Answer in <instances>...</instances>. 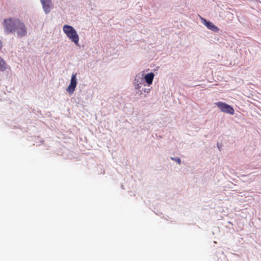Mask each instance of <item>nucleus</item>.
<instances>
[{"label":"nucleus","instance_id":"obj_2","mask_svg":"<svg viewBox=\"0 0 261 261\" xmlns=\"http://www.w3.org/2000/svg\"><path fill=\"white\" fill-rule=\"evenodd\" d=\"M146 86L142 79V72L137 74L133 82L135 94L141 96L145 93H148L150 91V88H146Z\"/></svg>","mask_w":261,"mask_h":261},{"label":"nucleus","instance_id":"obj_7","mask_svg":"<svg viewBox=\"0 0 261 261\" xmlns=\"http://www.w3.org/2000/svg\"><path fill=\"white\" fill-rule=\"evenodd\" d=\"M142 72L143 82H145L146 85L150 86L152 84V82L154 77V74L152 72H150L144 75L143 72Z\"/></svg>","mask_w":261,"mask_h":261},{"label":"nucleus","instance_id":"obj_11","mask_svg":"<svg viewBox=\"0 0 261 261\" xmlns=\"http://www.w3.org/2000/svg\"><path fill=\"white\" fill-rule=\"evenodd\" d=\"M2 42L0 40V49L2 48Z\"/></svg>","mask_w":261,"mask_h":261},{"label":"nucleus","instance_id":"obj_12","mask_svg":"<svg viewBox=\"0 0 261 261\" xmlns=\"http://www.w3.org/2000/svg\"><path fill=\"white\" fill-rule=\"evenodd\" d=\"M121 188H122V189H123V185H122V186H121Z\"/></svg>","mask_w":261,"mask_h":261},{"label":"nucleus","instance_id":"obj_1","mask_svg":"<svg viewBox=\"0 0 261 261\" xmlns=\"http://www.w3.org/2000/svg\"><path fill=\"white\" fill-rule=\"evenodd\" d=\"M4 30L7 33L16 35L18 38L27 36L28 29L25 24L18 19L9 18L4 21Z\"/></svg>","mask_w":261,"mask_h":261},{"label":"nucleus","instance_id":"obj_8","mask_svg":"<svg viewBox=\"0 0 261 261\" xmlns=\"http://www.w3.org/2000/svg\"><path fill=\"white\" fill-rule=\"evenodd\" d=\"M42 5L43 10L45 14H48L50 11V7L51 5V0H40Z\"/></svg>","mask_w":261,"mask_h":261},{"label":"nucleus","instance_id":"obj_3","mask_svg":"<svg viewBox=\"0 0 261 261\" xmlns=\"http://www.w3.org/2000/svg\"><path fill=\"white\" fill-rule=\"evenodd\" d=\"M63 31L69 40L75 45L79 44V36L73 27L65 24L63 27Z\"/></svg>","mask_w":261,"mask_h":261},{"label":"nucleus","instance_id":"obj_9","mask_svg":"<svg viewBox=\"0 0 261 261\" xmlns=\"http://www.w3.org/2000/svg\"><path fill=\"white\" fill-rule=\"evenodd\" d=\"M7 68V64L4 59L0 56V71H4Z\"/></svg>","mask_w":261,"mask_h":261},{"label":"nucleus","instance_id":"obj_6","mask_svg":"<svg viewBox=\"0 0 261 261\" xmlns=\"http://www.w3.org/2000/svg\"><path fill=\"white\" fill-rule=\"evenodd\" d=\"M200 19L201 23L204 25H205L208 29L215 33L218 32L219 30V28L216 25H215L213 23L207 20L206 19L202 17H200Z\"/></svg>","mask_w":261,"mask_h":261},{"label":"nucleus","instance_id":"obj_10","mask_svg":"<svg viewBox=\"0 0 261 261\" xmlns=\"http://www.w3.org/2000/svg\"><path fill=\"white\" fill-rule=\"evenodd\" d=\"M171 159L172 160L176 162H177L179 165L181 164V160H180V159L179 158H178V157H171Z\"/></svg>","mask_w":261,"mask_h":261},{"label":"nucleus","instance_id":"obj_4","mask_svg":"<svg viewBox=\"0 0 261 261\" xmlns=\"http://www.w3.org/2000/svg\"><path fill=\"white\" fill-rule=\"evenodd\" d=\"M215 104L220 109L222 112L229 114L230 115H233L234 113V109L232 107L223 102L219 101L215 102Z\"/></svg>","mask_w":261,"mask_h":261},{"label":"nucleus","instance_id":"obj_5","mask_svg":"<svg viewBox=\"0 0 261 261\" xmlns=\"http://www.w3.org/2000/svg\"><path fill=\"white\" fill-rule=\"evenodd\" d=\"M76 85H77L76 73H72V74L71 75L70 84L66 89L67 92H68L69 93V94H73L75 91Z\"/></svg>","mask_w":261,"mask_h":261}]
</instances>
